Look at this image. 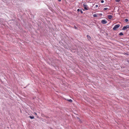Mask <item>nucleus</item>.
Here are the masks:
<instances>
[{"label": "nucleus", "instance_id": "f257e3e1", "mask_svg": "<svg viewBox=\"0 0 129 129\" xmlns=\"http://www.w3.org/2000/svg\"><path fill=\"white\" fill-rule=\"evenodd\" d=\"M120 25L119 24L116 25L113 28V29L114 30H116L120 26Z\"/></svg>", "mask_w": 129, "mask_h": 129}, {"label": "nucleus", "instance_id": "f03ea898", "mask_svg": "<svg viewBox=\"0 0 129 129\" xmlns=\"http://www.w3.org/2000/svg\"><path fill=\"white\" fill-rule=\"evenodd\" d=\"M83 5L84 6V9L86 10H87L88 9V7L87 5H86V3H83Z\"/></svg>", "mask_w": 129, "mask_h": 129}, {"label": "nucleus", "instance_id": "7ed1b4c3", "mask_svg": "<svg viewBox=\"0 0 129 129\" xmlns=\"http://www.w3.org/2000/svg\"><path fill=\"white\" fill-rule=\"evenodd\" d=\"M129 28V25H127L126 26H124L122 29V30H124L126 29L127 28Z\"/></svg>", "mask_w": 129, "mask_h": 129}, {"label": "nucleus", "instance_id": "20e7f679", "mask_svg": "<svg viewBox=\"0 0 129 129\" xmlns=\"http://www.w3.org/2000/svg\"><path fill=\"white\" fill-rule=\"evenodd\" d=\"M80 12L81 14L83 13V12L82 11L81 9H77V13L78 14Z\"/></svg>", "mask_w": 129, "mask_h": 129}, {"label": "nucleus", "instance_id": "39448f33", "mask_svg": "<svg viewBox=\"0 0 129 129\" xmlns=\"http://www.w3.org/2000/svg\"><path fill=\"white\" fill-rule=\"evenodd\" d=\"M101 22L103 24H105L107 23V21L105 20H104L101 21Z\"/></svg>", "mask_w": 129, "mask_h": 129}, {"label": "nucleus", "instance_id": "423d86ee", "mask_svg": "<svg viewBox=\"0 0 129 129\" xmlns=\"http://www.w3.org/2000/svg\"><path fill=\"white\" fill-rule=\"evenodd\" d=\"M108 18L109 19H111L113 17V16L111 15H107Z\"/></svg>", "mask_w": 129, "mask_h": 129}, {"label": "nucleus", "instance_id": "0eeeda50", "mask_svg": "<svg viewBox=\"0 0 129 129\" xmlns=\"http://www.w3.org/2000/svg\"><path fill=\"white\" fill-rule=\"evenodd\" d=\"M87 39L89 40H90V39H91V37L89 35H87Z\"/></svg>", "mask_w": 129, "mask_h": 129}, {"label": "nucleus", "instance_id": "6e6552de", "mask_svg": "<svg viewBox=\"0 0 129 129\" xmlns=\"http://www.w3.org/2000/svg\"><path fill=\"white\" fill-rule=\"evenodd\" d=\"M77 118L78 119L77 120L78 121L80 122H82L81 121V119H80V118H79L77 117Z\"/></svg>", "mask_w": 129, "mask_h": 129}, {"label": "nucleus", "instance_id": "1a4fd4ad", "mask_svg": "<svg viewBox=\"0 0 129 129\" xmlns=\"http://www.w3.org/2000/svg\"><path fill=\"white\" fill-rule=\"evenodd\" d=\"M67 101L69 102L70 103H72V101L71 99H67Z\"/></svg>", "mask_w": 129, "mask_h": 129}, {"label": "nucleus", "instance_id": "9d476101", "mask_svg": "<svg viewBox=\"0 0 129 129\" xmlns=\"http://www.w3.org/2000/svg\"><path fill=\"white\" fill-rule=\"evenodd\" d=\"M29 117L31 119H34V117L33 116H29Z\"/></svg>", "mask_w": 129, "mask_h": 129}, {"label": "nucleus", "instance_id": "9b49d317", "mask_svg": "<svg viewBox=\"0 0 129 129\" xmlns=\"http://www.w3.org/2000/svg\"><path fill=\"white\" fill-rule=\"evenodd\" d=\"M119 35L120 36H122L123 35V34L121 32L119 34Z\"/></svg>", "mask_w": 129, "mask_h": 129}, {"label": "nucleus", "instance_id": "f8f14e48", "mask_svg": "<svg viewBox=\"0 0 129 129\" xmlns=\"http://www.w3.org/2000/svg\"><path fill=\"white\" fill-rule=\"evenodd\" d=\"M93 16L94 17H97V16L96 15V14H94L93 15Z\"/></svg>", "mask_w": 129, "mask_h": 129}, {"label": "nucleus", "instance_id": "ddd939ff", "mask_svg": "<svg viewBox=\"0 0 129 129\" xmlns=\"http://www.w3.org/2000/svg\"><path fill=\"white\" fill-rule=\"evenodd\" d=\"M74 28L76 29H78V28L75 26H74Z\"/></svg>", "mask_w": 129, "mask_h": 129}, {"label": "nucleus", "instance_id": "4468645a", "mask_svg": "<svg viewBox=\"0 0 129 129\" xmlns=\"http://www.w3.org/2000/svg\"><path fill=\"white\" fill-rule=\"evenodd\" d=\"M124 20L126 22H127L128 21V20L127 19H125Z\"/></svg>", "mask_w": 129, "mask_h": 129}, {"label": "nucleus", "instance_id": "2eb2a0df", "mask_svg": "<svg viewBox=\"0 0 129 129\" xmlns=\"http://www.w3.org/2000/svg\"><path fill=\"white\" fill-rule=\"evenodd\" d=\"M116 2H119L120 0H115Z\"/></svg>", "mask_w": 129, "mask_h": 129}, {"label": "nucleus", "instance_id": "dca6fc26", "mask_svg": "<svg viewBox=\"0 0 129 129\" xmlns=\"http://www.w3.org/2000/svg\"><path fill=\"white\" fill-rule=\"evenodd\" d=\"M108 9V8H104L103 9L105 10H107Z\"/></svg>", "mask_w": 129, "mask_h": 129}, {"label": "nucleus", "instance_id": "f3484780", "mask_svg": "<svg viewBox=\"0 0 129 129\" xmlns=\"http://www.w3.org/2000/svg\"><path fill=\"white\" fill-rule=\"evenodd\" d=\"M124 54H126V55H129V54L128 53H125Z\"/></svg>", "mask_w": 129, "mask_h": 129}, {"label": "nucleus", "instance_id": "a211bd4d", "mask_svg": "<svg viewBox=\"0 0 129 129\" xmlns=\"http://www.w3.org/2000/svg\"><path fill=\"white\" fill-rule=\"evenodd\" d=\"M101 3H103L104 2V1H103V0H102L101 1Z\"/></svg>", "mask_w": 129, "mask_h": 129}, {"label": "nucleus", "instance_id": "6ab92c4d", "mask_svg": "<svg viewBox=\"0 0 129 129\" xmlns=\"http://www.w3.org/2000/svg\"><path fill=\"white\" fill-rule=\"evenodd\" d=\"M95 7H96V8L98 7V5H96L95 6Z\"/></svg>", "mask_w": 129, "mask_h": 129}, {"label": "nucleus", "instance_id": "aec40b11", "mask_svg": "<svg viewBox=\"0 0 129 129\" xmlns=\"http://www.w3.org/2000/svg\"><path fill=\"white\" fill-rule=\"evenodd\" d=\"M45 117L46 118H49V117L48 116H45Z\"/></svg>", "mask_w": 129, "mask_h": 129}, {"label": "nucleus", "instance_id": "412c9836", "mask_svg": "<svg viewBox=\"0 0 129 129\" xmlns=\"http://www.w3.org/2000/svg\"><path fill=\"white\" fill-rule=\"evenodd\" d=\"M99 15L100 16H101V15H102V14L101 13H100V14Z\"/></svg>", "mask_w": 129, "mask_h": 129}, {"label": "nucleus", "instance_id": "4be33fe9", "mask_svg": "<svg viewBox=\"0 0 129 129\" xmlns=\"http://www.w3.org/2000/svg\"><path fill=\"white\" fill-rule=\"evenodd\" d=\"M58 0L59 2H60L61 1V0Z\"/></svg>", "mask_w": 129, "mask_h": 129}, {"label": "nucleus", "instance_id": "5701e85b", "mask_svg": "<svg viewBox=\"0 0 129 129\" xmlns=\"http://www.w3.org/2000/svg\"><path fill=\"white\" fill-rule=\"evenodd\" d=\"M35 113V115H37V113Z\"/></svg>", "mask_w": 129, "mask_h": 129}, {"label": "nucleus", "instance_id": "b1692460", "mask_svg": "<svg viewBox=\"0 0 129 129\" xmlns=\"http://www.w3.org/2000/svg\"><path fill=\"white\" fill-rule=\"evenodd\" d=\"M127 61L129 63V60H128Z\"/></svg>", "mask_w": 129, "mask_h": 129}, {"label": "nucleus", "instance_id": "393cba45", "mask_svg": "<svg viewBox=\"0 0 129 129\" xmlns=\"http://www.w3.org/2000/svg\"><path fill=\"white\" fill-rule=\"evenodd\" d=\"M128 50H129V49H128Z\"/></svg>", "mask_w": 129, "mask_h": 129}]
</instances>
